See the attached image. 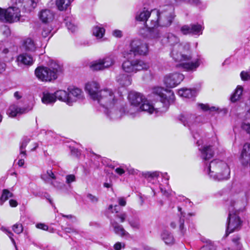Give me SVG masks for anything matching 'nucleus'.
Instances as JSON below:
<instances>
[{
	"label": "nucleus",
	"mask_w": 250,
	"mask_h": 250,
	"mask_svg": "<svg viewBox=\"0 0 250 250\" xmlns=\"http://www.w3.org/2000/svg\"><path fill=\"white\" fill-rule=\"evenodd\" d=\"M41 177L46 183L50 184L57 188L61 189L64 186L63 183L56 181V177L51 169L43 171Z\"/></svg>",
	"instance_id": "15"
},
{
	"label": "nucleus",
	"mask_w": 250,
	"mask_h": 250,
	"mask_svg": "<svg viewBox=\"0 0 250 250\" xmlns=\"http://www.w3.org/2000/svg\"><path fill=\"white\" fill-rule=\"evenodd\" d=\"M243 90V87L240 85H238L234 93L232 94L230 98L231 102H235L238 100L242 94Z\"/></svg>",
	"instance_id": "37"
},
{
	"label": "nucleus",
	"mask_w": 250,
	"mask_h": 250,
	"mask_svg": "<svg viewBox=\"0 0 250 250\" xmlns=\"http://www.w3.org/2000/svg\"><path fill=\"white\" fill-rule=\"evenodd\" d=\"M91 68L93 70L96 71L102 70L105 68L101 59L93 62L91 65Z\"/></svg>",
	"instance_id": "42"
},
{
	"label": "nucleus",
	"mask_w": 250,
	"mask_h": 250,
	"mask_svg": "<svg viewBox=\"0 0 250 250\" xmlns=\"http://www.w3.org/2000/svg\"><path fill=\"white\" fill-rule=\"evenodd\" d=\"M125 246V244L120 242H117L114 246V248L115 250H120L122 248Z\"/></svg>",
	"instance_id": "58"
},
{
	"label": "nucleus",
	"mask_w": 250,
	"mask_h": 250,
	"mask_svg": "<svg viewBox=\"0 0 250 250\" xmlns=\"http://www.w3.org/2000/svg\"><path fill=\"white\" fill-rule=\"evenodd\" d=\"M179 120L183 125L190 130L198 125L202 122V117L189 112L181 114L178 117Z\"/></svg>",
	"instance_id": "10"
},
{
	"label": "nucleus",
	"mask_w": 250,
	"mask_h": 250,
	"mask_svg": "<svg viewBox=\"0 0 250 250\" xmlns=\"http://www.w3.org/2000/svg\"><path fill=\"white\" fill-rule=\"evenodd\" d=\"M201 152V157L204 161L205 171L210 178L215 181L226 180L229 178L230 169L228 164L221 160L215 159L208 164L207 161L211 158L214 155V151L210 146H204L199 148Z\"/></svg>",
	"instance_id": "3"
},
{
	"label": "nucleus",
	"mask_w": 250,
	"mask_h": 250,
	"mask_svg": "<svg viewBox=\"0 0 250 250\" xmlns=\"http://www.w3.org/2000/svg\"><path fill=\"white\" fill-rule=\"evenodd\" d=\"M188 0H170L169 4L170 5H178L182 2H187Z\"/></svg>",
	"instance_id": "54"
},
{
	"label": "nucleus",
	"mask_w": 250,
	"mask_h": 250,
	"mask_svg": "<svg viewBox=\"0 0 250 250\" xmlns=\"http://www.w3.org/2000/svg\"><path fill=\"white\" fill-rule=\"evenodd\" d=\"M115 171L116 173L120 175H122L124 174L125 170L122 167H117L115 169Z\"/></svg>",
	"instance_id": "61"
},
{
	"label": "nucleus",
	"mask_w": 250,
	"mask_h": 250,
	"mask_svg": "<svg viewBox=\"0 0 250 250\" xmlns=\"http://www.w3.org/2000/svg\"><path fill=\"white\" fill-rule=\"evenodd\" d=\"M173 8L170 5L161 7L158 10H152V19L150 20L148 27L140 29L139 33L146 39H159L161 32L158 27L169 26L175 17Z\"/></svg>",
	"instance_id": "2"
},
{
	"label": "nucleus",
	"mask_w": 250,
	"mask_h": 250,
	"mask_svg": "<svg viewBox=\"0 0 250 250\" xmlns=\"http://www.w3.org/2000/svg\"><path fill=\"white\" fill-rule=\"evenodd\" d=\"M160 172L156 171L153 172H142L141 174L142 176L146 179L147 181L151 182L155 178L158 177L160 175Z\"/></svg>",
	"instance_id": "33"
},
{
	"label": "nucleus",
	"mask_w": 250,
	"mask_h": 250,
	"mask_svg": "<svg viewBox=\"0 0 250 250\" xmlns=\"http://www.w3.org/2000/svg\"><path fill=\"white\" fill-rule=\"evenodd\" d=\"M152 11L149 12L145 8H144L142 11H138L135 17V19L137 21L145 22L146 23V28L148 27L147 25H148L146 23L148 18L150 17L151 19H152ZM145 28V27L144 28Z\"/></svg>",
	"instance_id": "20"
},
{
	"label": "nucleus",
	"mask_w": 250,
	"mask_h": 250,
	"mask_svg": "<svg viewBox=\"0 0 250 250\" xmlns=\"http://www.w3.org/2000/svg\"><path fill=\"white\" fill-rule=\"evenodd\" d=\"M70 0H57L56 5L60 11L65 10L70 4Z\"/></svg>",
	"instance_id": "39"
},
{
	"label": "nucleus",
	"mask_w": 250,
	"mask_h": 250,
	"mask_svg": "<svg viewBox=\"0 0 250 250\" xmlns=\"http://www.w3.org/2000/svg\"><path fill=\"white\" fill-rule=\"evenodd\" d=\"M55 93H51L48 91H44L42 93V101L45 104H52L56 102Z\"/></svg>",
	"instance_id": "23"
},
{
	"label": "nucleus",
	"mask_w": 250,
	"mask_h": 250,
	"mask_svg": "<svg viewBox=\"0 0 250 250\" xmlns=\"http://www.w3.org/2000/svg\"><path fill=\"white\" fill-rule=\"evenodd\" d=\"M117 82L123 86H127L131 84V77L125 74L119 75L117 77Z\"/></svg>",
	"instance_id": "26"
},
{
	"label": "nucleus",
	"mask_w": 250,
	"mask_h": 250,
	"mask_svg": "<svg viewBox=\"0 0 250 250\" xmlns=\"http://www.w3.org/2000/svg\"><path fill=\"white\" fill-rule=\"evenodd\" d=\"M104 113L107 117L111 120H117L121 119L125 114V110L123 107L115 105L112 107L104 109Z\"/></svg>",
	"instance_id": "12"
},
{
	"label": "nucleus",
	"mask_w": 250,
	"mask_h": 250,
	"mask_svg": "<svg viewBox=\"0 0 250 250\" xmlns=\"http://www.w3.org/2000/svg\"><path fill=\"white\" fill-rule=\"evenodd\" d=\"M152 94L154 96L156 97V98L160 99V102L163 104L164 109L155 108L146 99L142 104L135 109V111H133L130 109L128 111V113L134 117L141 111H144L149 114L153 113H158L159 112H164L167 110L169 104L173 102L174 98L173 92H171L170 91H167L161 87H154L152 90Z\"/></svg>",
	"instance_id": "4"
},
{
	"label": "nucleus",
	"mask_w": 250,
	"mask_h": 250,
	"mask_svg": "<svg viewBox=\"0 0 250 250\" xmlns=\"http://www.w3.org/2000/svg\"><path fill=\"white\" fill-rule=\"evenodd\" d=\"M13 194L9 190L4 189L2 190L1 196L0 198V203L2 205L3 203L7 200L9 198L12 197Z\"/></svg>",
	"instance_id": "40"
},
{
	"label": "nucleus",
	"mask_w": 250,
	"mask_h": 250,
	"mask_svg": "<svg viewBox=\"0 0 250 250\" xmlns=\"http://www.w3.org/2000/svg\"><path fill=\"white\" fill-rule=\"evenodd\" d=\"M26 112V109L21 108L15 104L11 105L7 110V113L9 116L14 117L18 114H22Z\"/></svg>",
	"instance_id": "25"
},
{
	"label": "nucleus",
	"mask_w": 250,
	"mask_h": 250,
	"mask_svg": "<svg viewBox=\"0 0 250 250\" xmlns=\"http://www.w3.org/2000/svg\"><path fill=\"white\" fill-rule=\"evenodd\" d=\"M180 31L185 35L191 34L190 24L183 25L180 28Z\"/></svg>",
	"instance_id": "46"
},
{
	"label": "nucleus",
	"mask_w": 250,
	"mask_h": 250,
	"mask_svg": "<svg viewBox=\"0 0 250 250\" xmlns=\"http://www.w3.org/2000/svg\"><path fill=\"white\" fill-rule=\"evenodd\" d=\"M204 27L199 24H190L191 34L199 36L202 34Z\"/></svg>",
	"instance_id": "36"
},
{
	"label": "nucleus",
	"mask_w": 250,
	"mask_h": 250,
	"mask_svg": "<svg viewBox=\"0 0 250 250\" xmlns=\"http://www.w3.org/2000/svg\"><path fill=\"white\" fill-rule=\"evenodd\" d=\"M64 21L67 29L70 32L74 33L77 30V26L75 23V19L72 16L66 17Z\"/></svg>",
	"instance_id": "30"
},
{
	"label": "nucleus",
	"mask_w": 250,
	"mask_h": 250,
	"mask_svg": "<svg viewBox=\"0 0 250 250\" xmlns=\"http://www.w3.org/2000/svg\"><path fill=\"white\" fill-rule=\"evenodd\" d=\"M13 230L17 234H20L23 231V227L22 224L16 223L12 227Z\"/></svg>",
	"instance_id": "45"
},
{
	"label": "nucleus",
	"mask_w": 250,
	"mask_h": 250,
	"mask_svg": "<svg viewBox=\"0 0 250 250\" xmlns=\"http://www.w3.org/2000/svg\"><path fill=\"white\" fill-rule=\"evenodd\" d=\"M148 52V45L146 43L143 42L142 40L138 39L133 40L130 44V49L125 51L124 55L125 57L129 58V55H133L134 56L137 55L146 56Z\"/></svg>",
	"instance_id": "8"
},
{
	"label": "nucleus",
	"mask_w": 250,
	"mask_h": 250,
	"mask_svg": "<svg viewBox=\"0 0 250 250\" xmlns=\"http://www.w3.org/2000/svg\"><path fill=\"white\" fill-rule=\"evenodd\" d=\"M240 75L243 81L250 80V71H242Z\"/></svg>",
	"instance_id": "48"
},
{
	"label": "nucleus",
	"mask_w": 250,
	"mask_h": 250,
	"mask_svg": "<svg viewBox=\"0 0 250 250\" xmlns=\"http://www.w3.org/2000/svg\"><path fill=\"white\" fill-rule=\"evenodd\" d=\"M9 205L11 207H16L18 206V202L15 200L11 199L9 201Z\"/></svg>",
	"instance_id": "64"
},
{
	"label": "nucleus",
	"mask_w": 250,
	"mask_h": 250,
	"mask_svg": "<svg viewBox=\"0 0 250 250\" xmlns=\"http://www.w3.org/2000/svg\"><path fill=\"white\" fill-rule=\"evenodd\" d=\"M178 211L180 212L181 217L180 218L179 223V229L182 233L184 234L186 230L184 229V225L185 219L184 218L186 217V213L182 211V208L178 207Z\"/></svg>",
	"instance_id": "38"
},
{
	"label": "nucleus",
	"mask_w": 250,
	"mask_h": 250,
	"mask_svg": "<svg viewBox=\"0 0 250 250\" xmlns=\"http://www.w3.org/2000/svg\"><path fill=\"white\" fill-rule=\"evenodd\" d=\"M51 28L49 27L48 26H45L43 27L42 32V37L46 38L47 37L49 34L51 32Z\"/></svg>",
	"instance_id": "49"
},
{
	"label": "nucleus",
	"mask_w": 250,
	"mask_h": 250,
	"mask_svg": "<svg viewBox=\"0 0 250 250\" xmlns=\"http://www.w3.org/2000/svg\"><path fill=\"white\" fill-rule=\"evenodd\" d=\"M17 61L19 66L22 65L30 66L33 63V58L26 53H23L19 55L17 58Z\"/></svg>",
	"instance_id": "19"
},
{
	"label": "nucleus",
	"mask_w": 250,
	"mask_h": 250,
	"mask_svg": "<svg viewBox=\"0 0 250 250\" xmlns=\"http://www.w3.org/2000/svg\"><path fill=\"white\" fill-rule=\"evenodd\" d=\"M196 91L195 89L183 88L178 91V95L185 98L190 99L196 96Z\"/></svg>",
	"instance_id": "24"
},
{
	"label": "nucleus",
	"mask_w": 250,
	"mask_h": 250,
	"mask_svg": "<svg viewBox=\"0 0 250 250\" xmlns=\"http://www.w3.org/2000/svg\"><path fill=\"white\" fill-rule=\"evenodd\" d=\"M198 107L201 108L203 111H217L218 110V108L215 107V106H211L209 107V105L207 104H198Z\"/></svg>",
	"instance_id": "43"
},
{
	"label": "nucleus",
	"mask_w": 250,
	"mask_h": 250,
	"mask_svg": "<svg viewBox=\"0 0 250 250\" xmlns=\"http://www.w3.org/2000/svg\"><path fill=\"white\" fill-rule=\"evenodd\" d=\"M54 93L56 100L58 99L60 101L66 103L68 105V102L69 101L68 91L60 90L57 91Z\"/></svg>",
	"instance_id": "29"
},
{
	"label": "nucleus",
	"mask_w": 250,
	"mask_h": 250,
	"mask_svg": "<svg viewBox=\"0 0 250 250\" xmlns=\"http://www.w3.org/2000/svg\"><path fill=\"white\" fill-rule=\"evenodd\" d=\"M22 46L24 49L27 52H33L36 49L34 42L30 38H27L23 41Z\"/></svg>",
	"instance_id": "27"
},
{
	"label": "nucleus",
	"mask_w": 250,
	"mask_h": 250,
	"mask_svg": "<svg viewBox=\"0 0 250 250\" xmlns=\"http://www.w3.org/2000/svg\"><path fill=\"white\" fill-rule=\"evenodd\" d=\"M36 226L38 229L43 230H47L48 229V226L43 223H38L36 225Z\"/></svg>",
	"instance_id": "56"
},
{
	"label": "nucleus",
	"mask_w": 250,
	"mask_h": 250,
	"mask_svg": "<svg viewBox=\"0 0 250 250\" xmlns=\"http://www.w3.org/2000/svg\"><path fill=\"white\" fill-rule=\"evenodd\" d=\"M100 85L96 82H89L85 85V90L88 93L90 98L93 100L97 101L99 96Z\"/></svg>",
	"instance_id": "17"
},
{
	"label": "nucleus",
	"mask_w": 250,
	"mask_h": 250,
	"mask_svg": "<svg viewBox=\"0 0 250 250\" xmlns=\"http://www.w3.org/2000/svg\"><path fill=\"white\" fill-rule=\"evenodd\" d=\"M128 223L130 226L136 229H139L140 226V221L138 219L135 218L133 220H128Z\"/></svg>",
	"instance_id": "44"
},
{
	"label": "nucleus",
	"mask_w": 250,
	"mask_h": 250,
	"mask_svg": "<svg viewBox=\"0 0 250 250\" xmlns=\"http://www.w3.org/2000/svg\"><path fill=\"white\" fill-rule=\"evenodd\" d=\"M30 140L29 138H25L22 139L20 144V154L23 155V157H26V153L25 150L27 144L29 143Z\"/></svg>",
	"instance_id": "41"
},
{
	"label": "nucleus",
	"mask_w": 250,
	"mask_h": 250,
	"mask_svg": "<svg viewBox=\"0 0 250 250\" xmlns=\"http://www.w3.org/2000/svg\"><path fill=\"white\" fill-rule=\"evenodd\" d=\"M128 99L130 104V107L127 112L130 109H131L133 111H135V109L142 104V103H143L146 98L140 93L135 91H131L128 94Z\"/></svg>",
	"instance_id": "14"
},
{
	"label": "nucleus",
	"mask_w": 250,
	"mask_h": 250,
	"mask_svg": "<svg viewBox=\"0 0 250 250\" xmlns=\"http://www.w3.org/2000/svg\"><path fill=\"white\" fill-rule=\"evenodd\" d=\"M119 204L121 206H125L126 205V200L125 198L119 197L118 199Z\"/></svg>",
	"instance_id": "60"
},
{
	"label": "nucleus",
	"mask_w": 250,
	"mask_h": 250,
	"mask_svg": "<svg viewBox=\"0 0 250 250\" xmlns=\"http://www.w3.org/2000/svg\"><path fill=\"white\" fill-rule=\"evenodd\" d=\"M39 17L42 22H49L52 21L54 18L53 13L49 9H42L39 14Z\"/></svg>",
	"instance_id": "21"
},
{
	"label": "nucleus",
	"mask_w": 250,
	"mask_h": 250,
	"mask_svg": "<svg viewBox=\"0 0 250 250\" xmlns=\"http://www.w3.org/2000/svg\"><path fill=\"white\" fill-rule=\"evenodd\" d=\"M150 65L148 62L142 59H134L124 61L122 68L124 71L128 73H136L138 71L147 70Z\"/></svg>",
	"instance_id": "7"
},
{
	"label": "nucleus",
	"mask_w": 250,
	"mask_h": 250,
	"mask_svg": "<svg viewBox=\"0 0 250 250\" xmlns=\"http://www.w3.org/2000/svg\"><path fill=\"white\" fill-rule=\"evenodd\" d=\"M240 239V238L238 236H235L233 237L232 239V242L234 243V245H236V246L237 247L238 249L240 248L241 246L239 244V240Z\"/></svg>",
	"instance_id": "59"
},
{
	"label": "nucleus",
	"mask_w": 250,
	"mask_h": 250,
	"mask_svg": "<svg viewBox=\"0 0 250 250\" xmlns=\"http://www.w3.org/2000/svg\"><path fill=\"white\" fill-rule=\"evenodd\" d=\"M21 10L16 6H10L6 9L0 7V21L5 20L12 23L20 21Z\"/></svg>",
	"instance_id": "9"
},
{
	"label": "nucleus",
	"mask_w": 250,
	"mask_h": 250,
	"mask_svg": "<svg viewBox=\"0 0 250 250\" xmlns=\"http://www.w3.org/2000/svg\"><path fill=\"white\" fill-rule=\"evenodd\" d=\"M112 35L113 36L117 38H121L122 37V32L120 30H115L112 32Z\"/></svg>",
	"instance_id": "57"
},
{
	"label": "nucleus",
	"mask_w": 250,
	"mask_h": 250,
	"mask_svg": "<svg viewBox=\"0 0 250 250\" xmlns=\"http://www.w3.org/2000/svg\"><path fill=\"white\" fill-rule=\"evenodd\" d=\"M116 59V56L114 54H111L101 60L105 68H108L114 64Z\"/></svg>",
	"instance_id": "32"
},
{
	"label": "nucleus",
	"mask_w": 250,
	"mask_h": 250,
	"mask_svg": "<svg viewBox=\"0 0 250 250\" xmlns=\"http://www.w3.org/2000/svg\"><path fill=\"white\" fill-rule=\"evenodd\" d=\"M69 94V101L68 105H72V104L78 101H82L84 98L83 93L80 88L70 86L67 88Z\"/></svg>",
	"instance_id": "16"
},
{
	"label": "nucleus",
	"mask_w": 250,
	"mask_h": 250,
	"mask_svg": "<svg viewBox=\"0 0 250 250\" xmlns=\"http://www.w3.org/2000/svg\"><path fill=\"white\" fill-rule=\"evenodd\" d=\"M86 197L93 204H96L98 202V198L90 193L87 194Z\"/></svg>",
	"instance_id": "50"
},
{
	"label": "nucleus",
	"mask_w": 250,
	"mask_h": 250,
	"mask_svg": "<svg viewBox=\"0 0 250 250\" xmlns=\"http://www.w3.org/2000/svg\"><path fill=\"white\" fill-rule=\"evenodd\" d=\"M184 76L179 73L167 75L164 80L165 85L168 88H173L180 84L184 80Z\"/></svg>",
	"instance_id": "13"
},
{
	"label": "nucleus",
	"mask_w": 250,
	"mask_h": 250,
	"mask_svg": "<svg viewBox=\"0 0 250 250\" xmlns=\"http://www.w3.org/2000/svg\"><path fill=\"white\" fill-rule=\"evenodd\" d=\"M113 208V206L112 205H110L109 206L108 209H110V210H112L111 212L112 213H113L114 212H116V213H117L118 212V208H119L118 206L115 205L114 207V208Z\"/></svg>",
	"instance_id": "62"
},
{
	"label": "nucleus",
	"mask_w": 250,
	"mask_h": 250,
	"mask_svg": "<svg viewBox=\"0 0 250 250\" xmlns=\"http://www.w3.org/2000/svg\"><path fill=\"white\" fill-rule=\"evenodd\" d=\"M126 170L128 171V173L130 174L133 175H141V173L140 171L136 169L132 168L131 167H128L126 168Z\"/></svg>",
	"instance_id": "51"
},
{
	"label": "nucleus",
	"mask_w": 250,
	"mask_h": 250,
	"mask_svg": "<svg viewBox=\"0 0 250 250\" xmlns=\"http://www.w3.org/2000/svg\"><path fill=\"white\" fill-rule=\"evenodd\" d=\"M188 3L198 5L201 3L200 0H188Z\"/></svg>",
	"instance_id": "63"
},
{
	"label": "nucleus",
	"mask_w": 250,
	"mask_h": 250,
	"mask_svg": "<svg viewBox=\"0 0 250 250\" xmlns=\"http://www.w3.org/2000/svg\"><path fill=\"white\" fill-rule=\"evenodd\" d=\"M241 128L245 130L247 133L250 135V124L243 123L241 125Z\"/></svg>",
	"instance_id": "52"
},
{
	"label": "nucleus",
	"mask_w": 250,
	"mask_h": 250,
	"mask_svg": "<svg viewBox=\"0 0 250 250\" xmlns=\"http://www.w3.org/2000/svg\"><path fill=\"white\" fill-rule=\"evenodd\" d=\"M97 101L104 109L118 104V99L115 92L108 88L101 90Z\"/></svg>",
	"instance_id": "6"
},
{
	"label": "nucleus",
	"mask_w": 250,
	"mask_h": 250,
	"mask_svg": "<svg viewBox=\"0 0 250 250\" xmlns=\"http://www.w3.org/2000/svg\"><path fill=\"white\" fill-rule=\"evenodd\" d=\"M159 41L163 45L172 46L171 56L173 59L179 63L176 64L177 68H182L186 71H195L200 66V58H197L193 61H190L192 56L189 53L190 44L188 42L180 43L179 38L171 33H167L159 39H153Z\"/></svg>",
	"instance_id": "1"
},
{
	"label": "nucleus",
	"mask_w": 250,
	"mask_h": 250,
	"mask_svg": "<svg viewBox=\"0 0 250 250\" xmlns=\"http://www.w3.org/2000/svg\"><path fill=\"white\" fill-rule=\"evenodd\" d=\"M105 33V29L102 25H96L93 27V35L98 39L102 38Z\"/></svg>",
	"instance_id": "35"
},
{
	"label": "nucleus",
	"mask_w": 250,
	"mask_h": 250,
	"mask_svg": "<svg viewBox=\"0 0 250 250\" xmlns=\"http://www.w3.org/2000/svg\"><path fill=\"white\" fill-rule=\"evenodd\" d=\"M161 238L167 245L174 243V238L171 233L167 230H164L161 234Z\"/></svg>",
	"instance_id": "31"
},
{
	"label": "nucleus",
	"mask_w": 250,
	"mask_h": 250,
	"mask_svg": "<svg viewBox=\"0 0 250 250\" xmlns=\"http://www.w3.org/2000/svg\"><path fill=\"white\" fill-rule=\"evenodd\" d=\"M111 225L113 228L115 233L121 236H125L129 235L128 233L125 230L123 226L117 222L113 221L111 222Z\"/></svg>",
	"instance_id": "28"
},
{
	"label": "nucleus",
	"mask_w": 250,
	"mask_h": 250,
	"mask_svg": "<svg viewBox=\"0 0 250 250\" xmlns=\"http://www.w3.org/2000/svg\"><path fill=\"white\" fill-rule=\"evenodd\" d=\"M75 181V176L73 174L67 175L66 176V182L69 184L71 182Z\"/></svg>",
	"instance_id": "53"
},
{
	"label": "nucleus",
	"mask_w": 250,
	"mask_h": 250,
	"mask_svg": "<svg viewBox=\"0 0 250 250\" xmlns=\"http://www.w3.org/2000/svg\"><path fill=\"white\" fill-rule=\"evenodd\" d=\"M1 33L5 36L8 37L10 35V30L8 26L3 25L0 28Z\"/></svg>",
	"instance_id": "47"
},
{
	"label": "nucleus",
	"mask_w": 250,
	"mask_h": 250,
	"mask_svg": "<svg viewBox=\"0 0 250 250\" xmlns=\"http://www.w3.org/2000/svg\"><path fill=\"white\" fill-rule=\"evenodd\" d=\"M201 240L205 245L202 247L201 250H216V247L213 242L205 238H202Z\"/></svg>",
	"instance_id": "34"
},
{
	"label": "nucleus",
	"mask_w": 250,
	"mask_h": 250,
	"mask_svg": "<svg viewBox=\"0 0 250 250\" xmlns=\"http://www.w3.org/2000/svg\"><path fill=\"white\" fill-rule=\"evenodd\" d=\"M62 71V66L56 61L50 60L49 62L48 67L39 66L36 69L35 73L36 77L41 81L50 82L56 79Z\"/></svg>",
	"instance_id": "5"
},
{
	"label": "nucleus",
	"mask_w": 250,
	"mask_h": 250,
	"mask_svg": "<svg viewBox=\"0 0 250 250\" xmlns=\"http://www.w3.org/2000/svg\"><path fill=\"white\" fill-rule=\"evenodd\" d=\"M241 161L243 166L250 167V144L247 143L244 145L241 155Z\"/></svg>",
	"instance_id": "18"
},
{
	"label": "nucleus",
	"mask_w": 250,
	"mask_h": 250,
	"mask_svg": "<svg viewBox=\"0 0 250 250\" xmlns=\"http://www.w3.org/2000/svg\"><path fill=\"white\" fill-rule=\"evenodd\" d=\"M23 3V7L25 12L32 11L37 6L38 0H18Z\"/></svg>",
	"instance_id": "22"
},
{
	"label": "nucleus",
	"mask_w": 250,
	"mask_h": 250,
	"mask_svg": "<svg viewBox=\"0 0 250 250\" xmlns=\"http://www.w3.org/2000/svg\"><path fill=\"white\" fill-rule=\"evenodd\" d=\"M117 217L119 218L120 219V222L121 223H123L125 221L126 217H127V214L125 212H123L120 214H119L117 215Z\"/></svg>",
	"instance_id": "55"
},
{
	"label": "nucleus",
	"mask_w": 250,
	"mask_h": 250,
	"mask_svg": "<svg viewBox=\"0 0 250 250\" xmlns=\"http://www.w3.org/2000/svg\"><path fill=\"white\" fill-rule=\"evenodd\" d=\"M227 226L226 230L225 237L234 231L240 229L242 226L243 221L240 217L236 213L229 210L227 220Z\"/></svg>",
	"instance_id": "11"
}]
</instances>
